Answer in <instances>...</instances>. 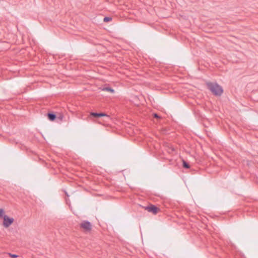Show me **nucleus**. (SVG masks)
Returning <instances> with one entry per match:
<instances>
[{"label":"nucleus","instance_id":"f257e3e1","mask_svg":"<svg viewBox=\"0 0 258 258\" xmlns=\"http://www.w3.org/2000/svg\"><path fill=\"white\" fill-rule=\"evenodd\" d=\"M207 85L210 90L215 95L220 96L223 92L222 87L217 83L208 82Z\"/></svg>","mask_w":258,"mask_h":258},{"label":"nucleus","instance_id":"f03ea898","mask_svg":"<svg viewBox=\"0 0 258 258\" xmlns=\"http://www.w3.org/2000/svg\"><path fill=\"white\" fill-rule=\"evenodd\" d=\"M81 228L85 232H90L92 230V224L88 221H82L80 224Z\"/></svg>","mask_w":258,"mask_h":258},{"label":"nucleus","instance_id":"7ed1b4c3","mask_svg":"<svg viewBox=\"0 0 258 258\" xmlns=\"http://www.w3.org/2000/svg\"><path fill=\"white\" fill-rule=\"evenodd\" d=\"M3 219V224L5 228L9 227L14 221L13 218L9 217L7 215H4Z\"/></svg>","mask_w":258,"mask_h":258},{"label":"nucleus","instance_id":"20e7f679","mask_svg":"<svg viewBox=\"0 0 258 258\" xmlns=\"http://www.w3.org/2000/svg\"><path fill=\"white\" fill-rule=\"evenodd\" d=\"M145 209L149 212H151L154 214H157L159 211V208L154 205H150L148 207H145Z\"/></svg>","mask_w":258,"mask_h":258},{"label":"nucleus","instance_id":"39448f33","mask_svg":"<svg viewBox=\"0 0 258 258\" xmlns=\"http://www.w3.org/2000/svg\"><path fill=\"white\" fill-rule=\"evenodd\" d=\"M90 115L94 117H101V116H106L108 118H109V117L108 115H107L106 114L103 113H95V112H91L90 113Z\"/></svg>","mask_w":258,"mask_h":258},{"label":"nucleus","instance_id":"423d86ee","mask_svg":"<svg viewBox=\"0 0 258 258\" xmlns=\"http://www.w3.org/2000/svg\"><path fill=\"white\" fill-rule=\"evenodd\" d=\"M48 118L50 120L53 121L54 120V119L56 117V116L55 114H52V113H49L48 114Z\"/></svg>","mask_w":258,"mask_h":258},{"label":"nucleus","instance_id":"0eeeda50","mask_svg":"<svg viewBox=\"0 0 258 258\" xmlns=\"http://www.w3.org/2000/svg\"><path fill=\"white\" fill-rule=\"evenodd\" d=\"M102 91H109L111 93H113L114 92V90L110 88H109V87H105V88H103L102 89Z\"/></svg>","mask_w":258,"mask_h":258},{"label":"nucleus","instance_id":"6e6552de","mask_svg":"<svg viewBox=\"0 0 258 258\" xmlns=\"http://www.w3.org/2000/svg\"><path fill=\"white\" fill-rule=\"evenodd\" d=\"M182 162H183V167H184L185 168H189V165L184 160H183Z\"/></svg>","mask_w":258,"mask_h":258},{"label":"nucleus","instance_id":"1a4fd4ad","mask_svg":"<svg viewBox=\"0 0 258 258\" xmlns=\"http://www.w3.org/2000/svg\"><path fill=\"white\" fill-rule=\"evenodd\" d=\"M5 214V211L3 209H0V218L3 217Z\"/></svg>","mask_w":258,"mask_h":258},{"label":"nucleus","instance_id":"9d476101","mask_svg":"<svg viewBox=\"0 0 258 258\" xmlns=\"http://www.w3.org/2000/svg\"><path fill=\"white\" fill-rule=\"evenodd\" d=\"M111 20H112L111 18L106 17L104 18L103 21L105 22H108L109 21H110Z\"/></svg>","mask_w":258,"mask_h":258},{"label":"nucleus","instance_id":"9b49d317","mask_svg":"<svg viewBox=\"0 0 258 258\" xmlns=\"http://www.w3.org/2000/svg\"><path fill=\"white\" fill-rule=\"evenodd\" d=\"M9 255L12 258H17L18 255L16 254H11L10 253H9Z\"/></svg>","mask_w":258,"mask_h":258},{"label":"nucleus","instance_id":"f8f14e48","mask_svg":"<svg viewBox=\"0 0 258 258\" xmlns=\"http://www.w3.org/2000/svg\"><path fill=\"white\" fill-rule=\"evenodd\" d=\"M154 117H156V118H159V116L157 114H156V113H155V114H154Z\"/></svg>","mask_w":258,"mask_h":258}]
</instances>
